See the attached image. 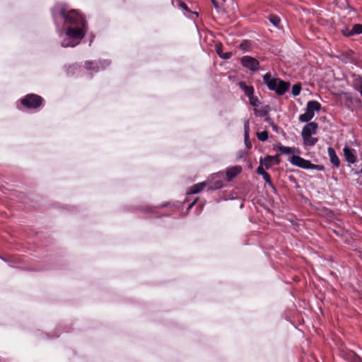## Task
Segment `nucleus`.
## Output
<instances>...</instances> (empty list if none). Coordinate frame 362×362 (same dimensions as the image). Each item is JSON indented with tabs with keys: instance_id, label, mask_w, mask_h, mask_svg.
I'll list each match as a JSON object with an SVG mask.
<instances>
[{
	"instance_id": "2eb2a0df",
	"label": "nucleus",
	"mask_w": 362,
	"mask_h": 362,
	"mask_svg": "<svg viewBox=\"0 0 362 362\" xmlns=\"http://www.w3.org/2000/svg\"><path fill=\"white\" fill-rule=\"evenodd\" d=\"M208 185V182L206 181L197 183L192 186L189 189V194H197L202 192L204 187H206Z\"/></svg>"
},
{
	"instance_id": "2f4dec72",
	"label": "nucleus",
	"mask_w": 362,
	"mask_h": 362,
	"mask_svg": "<svg viewBox=\"0 0 362 362\" xmlns=\"http://www.w3.org/2000/svg\"><path fill=\"white\" fill-rule=\"evenodd\" d=\"M192 14L195 15L196 17L198 16V13L197 12H192Z\"/></svg>"
},
{
	"instance_id": "f8f14e48",
	"label": "nucleus",
	"mask_w": 362,
	"mask_h": 362,
	"mask_svg": "<svg viewBox=\"0 0 362 362\" xmlns=\"http://www.w3.org/2000/svg\"><path fill=\"white\" fill-rule=\"evenodd\" d=\"M107 65H108V63L106 61L100 63L94 62H87L86 63L87 69L94 71H98L100 69H104Z\"/></svg>"
},
{
	"instance_id": "9d476101",
	"label": "nucleus",
	"mask_w": 362,
	"mask_h": 362,
	"mask_svg": "<svg viewBox=\"0 0 362 362\" xmlns=\"http://www.w3.org/2000/svg\"><path fill=\"white\" fill-rule=\"evenodd\" d=\"M242 171L240 165H235L226 170V176L228 181H231L235 177L239 175Z\"/></svg>"
},
{
	"instance_id": "c85d7f7f",
	"label": "nucleus",
	"mask_w": 362,
	"mask_h": 362,
	"mask_svg": "<svg viewBox=\"0 0 362 362\" xmlns=\"http://www.w3.org/2000/svg\"><path fill=\"white\" fill-rule=\"evenodd\" d=\"M196 201H197V199L191 204L189 205L188 209H189L195 204Z\"/></svg>"
},
{
	"instance_id": "f3484780",
	"label": "nucleus",
	"mask_w": 362,
	"mask_h": 362,
	"mask_svg": "<svg viewBox=\"0 0 362 362\" xmlns=\"http://www.w3.org/2000/svg\"><path fill=\"white\" fill-rule=\"evenodd\" d=\"M244 130V139L245 146L247 148H250L252 147V144L249 139V124L247 122L245 123Z\"/></svg>"
},
{
	"instance_id": "6ab92c4d",
	"label": "nucleus",
	"mask_w": 362,
	"mask_h": 362,
	"mask_svg": "<svg viewBox=\"0 0 362 362\" xmlns=\"http://www.w3.org/2000/svg\"><path fill=\"white\" fill-rule=\"evenodd\" d=\"M362 33V25L361 24H355L351 30L346 35L349 36L352 35H359Z\"/></svg>"
},
{
	"instance_id": "4468645a",
	"label": "nucleus",
	"mask_w": 362,
	"mask_h": 362,
	"mask_svg": "<svg viewBox=\"0 0 362 362\" xmlns=\"http://www.w3.org/2000/svg\"><path fill=\"white\" fill-rule=\"evenodd\" d=\"M215 49L217 54L223 59H228L232 57L231 52H223V45L221 44H216Z\"/></svg>"
},
{
	"instance_id": "b1692460",
	"label": "nucleus",
	"mask_w": 362,
	"mask_h": 362,
	"mask_svg": "<svg viewBox=\"0 0 362 362\" xmlns=\"http://www.w3.org/2000/svg\"><path fill=\"white\" fill-rule=\"evenodd\" d=\"M263 177L264 180L272 187H274V185L272 182L271 177L269 174L267 172L265 174L262 175Z\"/></svg>"
},
{
	"instance_id": "6e6552de",
	"label": "nucleus",
	"mask_w": 362,
	"mask_h": 362,
	"mask_svg": "<svg viewBox=\"0 0 362 362\" xmlns=\"http://www.w3.org/2000/svg\"><path fill=\"white\" fill-rule=\"evenodd\" d=\"M206 182H208L209 190H216L223 187V181L220 173L214 174L211 176V179Z\"/></svg>"
},
{
	"instance_id": "5701e85b",
	"label": "nucleus",
	"mask_w": 362,
	"mask_h": 362,
	"mask_svg": "<svg viewBox=\"0 0 362 362\" xmlns=\"http://www.w3.org/2000/svg\"><path fill=\"white\" fill-rule=\"evenodd\" d=\"M257 136L259 140L264 141L268 139V132L267 131L257 132Z\"/></svg>"
},
{
	"instance_id": "4be33fe9",
	"label": "nucleus",
	"mask_w": 362,
	"mask_h": 362,
	"mask_svg": "<svg viewBox=\"0 0 362 362\" xmlns=\"http://www.w3.org/2000/svg\"><path fill=\"white\" fill-rule=\"evenodd\" d=\"M301 90V86L300 83L294 84L292 87V94L294 96H297L300 94Z\"/></svg>"
},
{
	"instance_id": "a878e982",
	"label": "nucleus",
	"mask_w": 362,
	"mask_h": 362,
	"mask_svg": "<svg viewBox=\"0 0 362 362\" xmlns=\"http://www.w3.org/2000/svg\"><path fill=\"white\" fill-rule=\"evenodd\" d=\"M263 164H261L257 169V173L258 175H263L264 174H265L267 172L264 170L263 168V166H262Z\"/></svg>"
},
{
	"instance_id": "f257e3e1",
	"label": "nucleus",
	"mask_w": 362,
	"mask_h": 362,
	"mask_svg": "<svg viewBox=\"0 0 362 362\" xmlns=\"http://www.w3.org/2000/svg\"><path fill=\"white\" fill-rule=\"evenodd\" d=\"M60 13L64 18L65 23L71 25L66 29L65 37L61 43L62 46L64 47H75L86 35V22L76 10H71L66 13L64 9H62Z\"/></svg>"
},
{
	"instance_id": "423d86ee",
	"label": "nucleus",
	"mask_w": 362,
	"mask_h": 362,
	"mask_svg": "<svg viewBox=\"0 0 362 362\" xmlns=\"http://www.w3.org/2000/svg\"><path fill=\"white\" fill-rule=\"evenodd\" d=\"M42 102V98L35 94L28 95L21 100V103L28 108H37L40 106Z\"/></svg>"
},
{
	"instance_id": "1a4fd4ad",
	"label": "nucleus",
	"mask_w": 362,
	"mask_h": 362,
	"mask_svg": "<svg viewBox=\"0 0 362 362\" xmlns=\"http://www.w3.org/2000/svg\"><path fill=\"white\" fill-rule=\"evenodd\" d=\"M280 163L279 156H267L264 159L260 158V163L263 164L267 169L271 168L274 164L278 165Z\"/></svg>"
},
{
	"instance_id": "7ed1b4c3",
	"label": "nucleus",
	"mask_w": 362,
	"mask_h": 362,
	"mask_svg": "<svg viewBox=\"0 0 362 362\" xmlns=\"http://www.w3.org/2000/svg\"><path fill=\"white\" fill-rule=\"evenodd\" d=\"M318 124L316 122H308L305 124L301 132L303 144L305 146H314L318 141L317 138L313 137L312 134H316Z\"/></svg>"
},
{
	"instance_id": "0eeeda50",
	"label": "nucleus",
	"mask_w": 362,
	"mask_h": 362,
	"mask_svg": "<svg viewBox=\"0 0 362 362\" xmlns=\"http://www.w3.org/2000/svg\"><path fill=\"white\" fill-rule=\"evenodd\" d=\"M240 63L244 67L252 71L259 70L260 67L259 61L250 56L243 57Z\"/></svg>"
},
{
	"instance_id": "39448f33",
	"label": "nucleus",
	"mask_w": 362,
	"mask_h": 362,
	"mask_svg": "<svg viewBox=\"0 0 362 362\" xmlns=\"http://www.w3.org/2000/svg\"><path fill=\"white\" fill-rule=\"evenodd\" d=\"M291 163L293 165L303 169H316L319 170L323 169L322 165L313 164L310 160H305L299 156H293L291 160Z\"/></svg>"
},
{
	"instance_id": "ddd939ff",
	"label": "nucleus",
	"mask_w": 362,
	"mask_h": 362,
	"mask_svg": "<svg viewBox=\"0 0 362 362\" xmlns=\"http://www.w3.org/2000/svg\"><path fill=\"white\" fill-rule=\"evenodd\" d=\"M238 86L248 98L254 95L255 90L253 86H247L245 81H240Z\"/></svg>"
},
{
	"instance_id": "bb28decb",
	"label": "nucleus",
	"mask_w": 362,
	"mask_h": 362,
	"mask_svg": "<svg viewBox=\"0 0 362 362\" xmlns=\"http://www.w3.org/2000/svg\"><path fill=\"white\" fill-rule=\"evenodd\" d=\"M211 1L215 8H218V5L216 0H211Z\"/></svg>"
},
{
	"instance_id": "aec40b11",
	"label": "nucleus",
	"mask_w": 362,
	"mask_h": 362,
	"mask_svg": "<svg viewBox=\"0 0 362 362\" xmlns=\"http://www.w3.org/2000/svg\"><path fill=\"white\" fill-rule=\"evenodd\" d=\"M249 101L250 104L253 107H258L260 105V102L257 97L252 95V96L249 97Z\"/></svg>"
},
{
	"instance_id": "dca6fc26",
	"label": "nucleus",
	"mask_w": 362,
	"mask_h": 362,
	"mask_svg": "<svg viewBox=\"0 0 362 362\" xmlns=\"http://www.w3.org/2000/svg\"><path fill=\"white\" fill-rule=\"evenodd\" d=\"M328 153H329L331 163L336 167H339V165L340 164V160H339L338 156H337L334 148L332 147H329L328 148Z\"/></svg>"
},
{
	"instance_id": "a211bd4d",
	"label": "nucleus",
	"mask_w": 362,
	"mask_h": 362,
	"mask_svg": "<svg viewBox=\"0 0 362 362\" xmlns=\"http://www.w3.org/2000/svg\"><path fill=\"white\" fill-rule=\"evenodd\" d=\"M278 150L283 154H292L294 153V148L288 146H284L279 144L276 146Z\"/></svg>"
},
{
	"instance_id": "7c9ffc66",
	"label": "nucleus",
	"mask_w": 362,
	"mask_h": 362,
	"mask_svg": "<svg viewBox=\"0 0 362 362\" xmlns=\"http://www.w3.org/2000/svg\"><path fill=\"white\" fill-rule=\"evenodd\" d=\"M177 6L179 7H180L181 6V1L180 0H177Z\"/></svg>"
},
{
	"instance_id": "20e7f679",
	"label": "nucleus",
	"mask_w": 362,
	"mask_h": 362,
	"mask_svg": "<svg viewBox=\"0 0 362 362\" xmlns=\"http://www.w3.org/2000/svg\"><path fill=\"white\" fill-rule=\"evenodd\" d=\"M321 108L320 103L315 100L308 101L306 105L305 112L299 116V121L308 122L315 116V111H319Z\"/></svg>"
},
{
	"instance_id": "412c9836",
	"label": "nucleus",
	"mask_w": 362,
	"mask_h": 362,
	"mask_svg": "<svg viewBox=\"0 0 362 362\" xmlns=\"http://www.w3.org/2000/svg\"><path fill=\"white\" fill-rule=\"evenodd\" d=\"M269 21L276 27H279L281 21L280 18L275 15H271L269 17Z\"/></svg>"
},
{
	"instance_id": "9b49d317",
	"label": "nucleus",
	"mask_w": 362,
	"mask_h": 362,
	"mask_svg": "<svg viewBox=\"0 0 362 362\" xmlns=\"http://www.w3.org/2000/svg\"><path fill=\"white\" fill-rule=\"evenodd\" d=\"M345 160L349 163H354L356 161V156L354 154V151L347 146L343 149Z\"/></svg>"
},
{
	"instance_id": "393cba45",
	"label": "nucleus",
	"mask_w": 362,
	"mask_h": 362,
	"mask_svg": "<svg viewBox=\"0 0 362 362\" xmlns=\"http://www.w3.org/2000/svg\"><path fill=\"white\" fill-rule=\"evenodd\" d=\"M250 46V43L248 41H244L240 45V48L246 52L249 49Z\"/></svg>"
},
{
	"instance_id": "cd10ccee",
	"label": "nucleus",
	"mask_w": 362,
	"mask_h": 362,
	"mask_svg": "<svg viewBox=\"0 0 362 362\" xmlns=\"http://www.w3.org/2000/svg\"><path fill=\"white\" fill-rule=\"evenodd\" d=\"M182 10H185L188 13L190 12L189 10L188 9L187 6L184 3H182Z\"/></svg>"
},
{
	"instance_id": "c756f323",
	"label": "nucleus",
	"mask_w": 362,
	"mask_h": 362,
	"mask_svg": "<svg viewBox=\"0 0 362 362\" xmlns=\"http://www.w3.org/2000/svg\"><path fill=\"white\" fill-rule=\"evenodd\" d=\"M361 95H362V81H361V86H360V90H359Z\"/></svg>"
},
{
	"instance_id": "f03ea898",
	"label": "nucleus",
	"mask_w": 362,
	"mask_h": 362,
	"mask_svg": "<svg viewBox=\"0 0 362 362\" xmlns=\"http://www.w3.org/2000/svg\"><path fill=\"white\" fill-rule=\"evenodd\" d=\"M263 81L270 90L274 91L278 95H283L290 87V83L272 77L269 72L263 76Z\"/></svg>"
}]
</instances>
